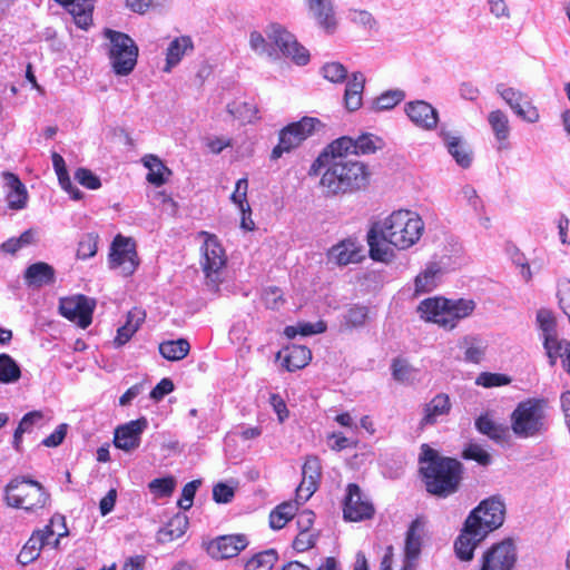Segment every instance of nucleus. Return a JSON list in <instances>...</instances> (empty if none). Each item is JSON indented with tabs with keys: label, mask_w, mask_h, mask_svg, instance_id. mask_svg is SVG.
I'll return each mask as SVG.
<instances>
[{
	"label": "nucleus",
	"mask_w": 570,
	"mask_h": 570,
	"mask_svg": "<svg viewBox=\"0 0 570 570\" xmlns=\"http://www.w3.org/2000/svg\"><path fill=\"white\" fill-rule=\"evenodd\" d=\"M424 222L415 212L399 209L375 222L366 234L370 257L389 263L394 249L406 250L414 246L424 233Z\"/></svg>",
	"instance_id": "nucleus-1"
},
{
	"label": "nucleus",
	"mask_w": 570,
	"mask_h": 570,
	"mask_svg": "<svg viewBox=\"0 0 570 570\" xmlns=\"http://www.w3.org/2000/svg\"><path fill=\"white\" fill-rule=\"evenodd\" d=\"M421 472L430 493L446 497L458 490L462 464L451 458H441L428 444L421 446Z\"/></svg>",
	"instance_id": "nucleus-2"
},
{
	"label": "nucleus",
	"mask_w": 570,
	"mask_h": 570,
	"mask_svg": "<svg viewBox=\"0 0 570 570\" xmlns=\"http://www.w3.org/2000/svg\"><path fill=\"white\" fill-rule=\"evenodd\" d=\"M476 303L470 298L450 299L442 296L429 297L420 302L416 312L426 323H433L445 331H453L458 324L470 317Z\"/></svg>",
	"instance_id": "nucleus-3"
},
{
	"label": "nucleus",
	"mask_w": 570,
	"mask_h": 570,
	"mask_svg": "<svg viewBox=\"0 0 570 570\" xmlns=\"http://www.w3.org/2000/svg\"><path fill=\"white\" fill-rule=\"evenodd\" d=\"M367 166L352 159H334L323 173L320 185L327 195H337L360 190L370 181Z\"/></svg>",
	"instance_id": "nucleus-4"
},
{
	"label": "nucleus",
	"mask_w": 570,
	"mask_h": 570,
	"mask_svg": "<svg viewBox=\"0 0 570 570\" xmlns=\"http://www.w3.org/2000/svg\"><path fill=\"white\" fill-rule=\"evenodd\" d=\"M510 428L519 439H537L547 431L543 401L529 399L520 402L510 415Z\"/></svg>",
	"instance_id": "nucleus-5"
},
{
	"label": "nucleus",
	"mask_w": 570,
	"mask_h": 570,
	"mask_svg": "<svg viewBox=\"0 0 570 570\" xmlns=\"http://www.w3.org/2000/svg\"><path fill=\"white\" fill-rule=\"evenodd\" d=\"M4 493L8 505L26 511L42 509L49 500V494L39 482L23 476L12 479Z\"/></svg>",
	"instance_id": "nucleus-6"
},
{
	"label": "nucleus",
	"mask_w": 570,
	"mask_h": 570,
	"mask_svg": "<svg viewBox=\"0 0 570 570\" xmlns=\"http://www.w3.org/2000/svg\"><path fill=\"white\" fill-rule=\"evenodd\" d=\"M198 238L203 240L200 247V266L205 274L206 284L212 289L216 291L222 282V272L227 264L225 248L217 236L208 232H199Z\"/></svg>",
	"instance_id": "nucleus-7"
},
{
	"label": "nucleus",
	"mask_w": 570,
	"mask_h": 570,
	"mask_svg": "<svg viewBox=\"0 0 570 570\" xmlns=\"http://www.w3.org/2000/svg\"><path fill=\"white\" fill-rule=\"evenodd\" d=\"M105 36L109 40L108 55L114 71L118 76L129 75L138 57V48L134 40L122 32L109 29L105 31Z\"/></svg>",
	"instance_id": "nucleus-8"
},
{
	"label": "nucleus",
	"mask_w": 570,
	"mask_h": 570,
	"mask_svg": "<svg viewBox=\"0 0 570 570\" xmlns=\"http://www.w3.org/2000/svg\"><path fill=\"white\" fill-rule=\"evenodd\" d=\"M322 128V121L315 117H303L298 121L287 125L279 131V141L272 150L271 157L278 159L284 153H289L297 148L304 140Z\"/></svg>",
	"instance_id": "nucleus-9"
},
{
	"label": "nucleus",
	"mask_w": 570,
	"mask_h": 570,
	"mask_svg": "<svg viewBox=\"0 0 570 570\" xmlns=\"http://www.w3.org/2000/svg\"><path fill=\"white\" fill-rule=\"evenodd\" d=\"M505 507L504 503L495 497L483 500L466 518L465 522L469 527H474L484 534H489L504 521Z\"/></svg>",
	"instance_id": "nucleus-10"
},
{
	"label": "nucleus",
	"mask_w": 570,
	"mask_h": 570,
	"mask_svg": "<svg viewBox=\"0 0 570 570\" xmlns=\"http://www.w3.org/2000/svg\"><path fill=\"white\" fill-rule=\"evenodd\" d=\"M497 92L502 100L510 107L513 114L529 124H535L540 120V112L533 105L528 94L514 87L498 85Z\"/></svg>",
	"instance_id": "nucleus-11"
},
{
	"label": "nucleus",
	"mask_w": 570,
	"mask_h": 570,
	"mask_svg": "<svg viewBox=\"0 0 570 570\" xmlns=\"http://www.w3.org/2000/svg\"><path fill=\"white\" fill-rule=\"evenodd\" d=\"M267 37L278 47L282 53L298 66L309 61V53L284 27L272 23L266 29Z\"/></svg>",
	"instance_id": "nucleus-12"
},
{
	"label": "nucleus",
	"mask_w": 570,
	"mask_h": 570,
	"mask_svg": "<svg viewBox=\"0 0 570 570\" xmlns=\"http://www.w3.org/2000/svg\"><path fill=\"white\" fill-rule=\"evenodd\" d=\"M109 264L124 276L132 275L139 265L135 243L130 238L118 235L111 245Z\"/></svg>",
	"instance_id": "nucleus-13"
},
{
	"label": "nucleus",
	"mask_w": 570,
	"mask_h": 570,
	"mask_svg": "<svg viewBox=\"0 0 570 570\" xmlns=\"http://www.w3.org/2000/svg\"><path fill=\"white\" fill-rule=\"evenodd\" d=\"M95 307V299L85 295L62 297L59 302L60 314L81 328H86L91 324Z\"/></svg>",
	"instance_id": "nucleus-14"
},
{
	"label": "nucleus",
	"mask_w": 570,
	"mask_h": 570,
	"mask_svg": "<svg viewBox=\"0 0 570 570\" xmlns=\"http://www.w3.org/2000/svg\"><path fill=\"white\" fill-rule=\"evenodd\" d=\"M517 562V550L507 539L485 550L480 559V570H512Z\"/></svg>",
	"instance_id": "nucleus-15"
},
{
	"label": "nucleus",
	"mask_w": 570,
	"mask_h": 570,
	"mask_svg": "<svg viewBox=\"0 0 570 570\" xmlns=\"http://www.w3.org/2000/svg\"><path fill=\"white\" fill-rule=\"evenodd\" d=\"M374 507L365 494L362 493L360 487L350 483L346 488L344 499L343 515L345 520L357 522L372 518Z\"/></svg>",
	"instance_id": "nucleus-16"
},
{
	"label": "nucleus",
	"mask_w": 570,
	"mask_h": 570,
	"mask_svg": "<svg viewBox=\"0 0 570 570\" xmlns=\"http://www.w3.org/2000/svg\"><path fill=\"white\" fill-rule=\"evenodd\" d=\"M147 428L148 421L144 416L117 426L114 433L115 446L125 452L136 450L139 448L141 434Z\"/></svg>",
	"instance_id": "nucleus-17"
},
{
	"label": "nucleus",
	"mask_w": 570,
	"mask_h": 570,
	"mask_svg": "<svg viewBox=\"0 0 570 570\" xmlns=\"http://www.w3.org/2000/svg\"><path fill=\"white\" fill-rule=\"evenodd\" d=\"M539 328L543 334V346L550 361L554 365L561 355L562 340H559L556 332V320L548 309H540L537 314Z\"/></svg>",
	"instance_id": "nucleus-18"
},
{
	"label": "nucleus",
	"mask_w": 570,
	"mask_h": 570,
	"mask_svg": "<svg viewBox=\"0 0 570 570\" xmlns=\"http://www.w3.org/2000/svg\"><path fill=\"white\" fill-rule=\"evenodd\" d=\"M248 546L244 534L220 535L206 546L207 553L215 560H224L238 556Z\"/></svg>",
	"instance_id": "nucleus-19"
},
{
	"label": "nucleus",
	"mask_w": 570,
	"mask_h": 570,
	"mask_svg": "<svg viewBox=\"0 0 570 570\" xmlns=\"http://www.w3.org/2000/svg\"><path fill=\"white\" fill-rule=\"evenodd\" d=\"M404 112L411 122L426 131L434 130L439 124V111L425 100H413L404 105Z\"/></svg>",
	"instance_id": "nucleus-20"
},
{
	"label": "nucleus",
	"mask_w": 570,
	"mask_h": 570,
	"mask_svg": "<svg viewBox=\"0 0 570 570\" xmlns=\"http://www.w3.org/2000/svg\"><path fill=\"white\" fill-rule=\"evenodd\" d=\"M308 16L327 33H333L338 19L333 0H304Z\"/></svg>",
	"instance_id": "nucleus-21"
},
{
	"label": "nucleus",
	"mask_w": 570,
	"mask_h": 570,
	"mask_svg": "<svg viewBox=\"0 0 570 570\" xmlns=\"http://www.w3.org/2000/svg\"><path fill=\"white\" fill-rule=\"evenodd\" d=\"M2 179L8 208L11 210L24 209L29 199V194L26 186L13 173H2Z\"/></svg>",
	"instance_id": "nucleus-22"
},
{
	"label": "nucleus",
	"mask_w": 570,
	"mask_h": 570,
	"mask_svg": "<svg viewBox=\"0 0 570 570\" xmlns=\"http://www.w3.org/2000/svg\"><path fill=\"white\" fill-rule=\"evenodd\" d=\"M487 538L484 531H480L474 527H469L468 522H464V527L455 540L454 550L456 557L461 561H471L474 556L475 548Z\"/></svg>",
	"instance_id": "nucleus-23"
},
{
	"label": "nucleus",
	"mask_w": 570,
	"mask_h": 570,
	"mask_svg": "<svg viewBox=\"0 0 570 570\" xmlns=\"http://www.w3.org/2000/svg\"><path fill=\"white\" fill-rule=\"evenodd\" d=\"M441 137L448 153L462 168H469L473 160V151L470 145L461 137L448 131H442Z\"/></svg>",
	"instance_id": "nucleus-24"
},
{
	"label": "nucleus",
	"mask_w": 570,
	"mask_h": 570,
	"mask_svg": "<svg viewBox=\"0 0 570 570\" xmlns=\"http://www.w3.org/2000/svg\"><path fill=\"white\" fill-rule=\"evenodd\" d=\"M362 258V247L352 239L340 242L328 252V261L340 266L356 264L361 262Z\"/></svg>",
	"instance_id": "nucleus-25"
},
{
	"label": "nucleus",
	"mask_w": 570,
	"mask_h": 570,
	"mask_svg": "<svg viewBox=\"0 0 570 570\" xmlns=\"http://www.w3.org/2000/svg\"><path fill=\"white\" fill-rule=\"evenodd\" d=\"M423 525L419 520H414L405 537L404 546V566L403 570H414V562L421 553Z\"/></svg>",
	"instance_id": "nucleus-26"
},
{
	"label": "nucleus",
	"mask_w": 570,
	"mask_h": 570,
	"mask_svg": "<svg viewBox=\"0 0 570 570\" xmlns=\"http://www.w3.org/2000/svg\"><path fill=\"white\" fill-rule=\"evenodd\" d=\"M276 360H282L283 366L288 372L302 370L312 360L311 351L303 345H291L276 354Z\"/></svg>",
	"instance_id": "nucleus-27"
},
{
	"label": "nucleus",
	"mask_w": 570,
	"mask_h": 570,
	"mask_svg": "<svg viewBox=\"0 0 570 570\" xmlns=\"http://www.w3.org/2000/svg\"><path fill=\"white\" fill-rule=\"evenodd\" d=\"M24 282L29 287L40 288L55 283L56 273L51 265L45 262L31 264L23 275Z\"/></svg>",
	"instance_id": "nucleus-28"
},
{
	"label": "nucleus",
	"mask_w": 570,
	"mask_h": 570,
	"mask_svg": "<svg viewBox=\"0 0 570 570\" xmlns=\"http://www.w3.org/2000/svg\"><path fill=\"white\" fill-rule=\"evenodd\" d=\"M475 429L498 444H508L510 440L508 426L498 423L489 414H482L475 420Z\"/></svg>",
	"instance_id": "nucleus-29"
},
{
	"label": "nucleus",
	"mask_w": 570,
	"mask_h": 570,
	"mask_svg": "<svg viewBox=\"0 0 570 570\" xmlns=\"http://www.w3.org/2000/svg\"><path fill=\"white\" fill-rule=\"evenodd\" d=\"M194 50V42L189 36H180L173 39L166 50L165 72H169L176 67L186 55Z\"/></svg>",
	"instance_id": "nucleus-30"
},
{
	"label": "nucleus",
	"mask_w": 570,
	"mask_h": 570,
	"mask_svg": "<svg viewBox=\"0 0 570 570\" xmlns=\"http://www.w3.org/2000/svg\"><path fill=\"white\" fill-rule=\"evenodd\" d=\"M65 6L73 17L76 24L87 29L92 21L94 0H56Z\"/></svg>",
	"instance_id": "nucleus-31"
},
{
	"label": "nucleus",
	"mask_w": 570,
	"mask_h": 570,
	"mask_svg": "<svg viewBox=\"0 0 570 570\" xmlns=\"http://www.w3.org/2000/svg\"><path fill=\"white\" fill-rule=\"evenodd\" d=\"M141 163L148 169L147 181L156 187L166 184L171 176V170L156 155H145Z\"/></svg>",
	"instance_id": "nucleus-32"
},
{
	"label": "nucleus",
	"mask_w": 570,
	"mask_h": 570,
	"mask_svg": "<svg viewBox=\"0 0 570 570\" xmlns=\"http://www.w3.org/2000/svg\"><path fill=\"white\" fill-rule=\"evenodd\" d=\"M188 518L183 513L175 514L163 528L157 531V542L164 544L179 539L188 529Z\"/></svg>",
	"instance_id": "nucleus-33"
},
{
	"label": "nucleus",
	"mask_w": 570,
	"mask_h": 570,
	"mask_svg": "<svg viewBox=\"0 0 570 570\" xmlns=\"http://www.w3.org/2000/svg\"><path fill=\"white\" fill-rule=\"evenodd\" d=\"M51 546V540L40 530L32 533L18 554V561L26 566L35 561L43 547Z\"/></svg>",
	"instance_id": "nucleus-34"
},
{
	"label": "nucleus",
	"mask_w": 570,
	"mask_h": 570,
	"mask_svg": "<svg viewBox=\"0 0 570 570\" xmlns=\"http://www.w3.org/2000/svg\"><path fill=\"white\" fill-rule=\"evenodd\" d=\"M365 76L362 72H353L348 78L344 94V102L350 111L357 110L362 106Z\"/></svg>",
	"instance_id": "nucleus-35"
},
{
	"label": "nucleus",
	"mask_w": 570,
	"mask_h": 570,
	"mask_svg": "<svg viewBox=\"0 0 570 570\" xmlns=\"http://www.w3.org/2000/svg\"><path fill=\"white\" fill-rule=\"evenodd\" d=\"M488 122L495 137V140L499 142L498 149L507 148V141L511 131L508 115L500 109L492 110L488 115Z\"/></svg>",
	"instance_id": "nucleus-36"
},
{
	"label": "nucleus",
	"mask_w": 570,
	"mask_h": 570,
	"mask_svg": "<svg viewBox=\"0 0 570 570\" xmlns=\"http://www.w3.org/2000/svg\"><path fill=\"white\" fill-rule=\"evenodd\" d=\"M145 317L146 313L142 309L132 308L129 311L126 317V323L117 331V335L114 341L115 344L117 346L126 344L144 323Z\"/></svg>",
	"instance_id": "nucleus-37"
},
{
	"label": "nucleus",
	"mask_w": 570,
	"mask_h": 570,
	"mask_svg": "<svg viewBox=\"0 0 570 570\" xmlns=\"http://www.w3.org/2000/svg\"><path fill=\"white\" fill-rule=\"evenodd\" d=\"M451 402L448 394H436L424 407L422 424H434L439 417L449 414Z\"/></svg>",
	"instance_id": "nucleus-38"
},
{
	"label": "nucleus",
	"mask_w": 570,
	"mask_h": 570,
	"mask_svg": "<svg viewBox=\"0 0 570 570\" xmlns=\"http://www.w3.org/2000/svg\"><path fill=\"white\" fill-rule=\"evenodd\" d=\"M441 276V267L436 263L429 264L414 279V294L421 295L432 292Z\"/></svg>",
	"instance_id": "nucleus-39"
},
{
	"label": "nucleus",
	"mask_w": 570,
	"mask_h": 570,
	"mask_svg": "<svg viewBox=\"0 0 570 570\" xmlns=\"http://www.w3.org/2000/svg\"><path fill=\"white\" fill-rule=\"evenodd\" d=\"M52 165L58 177L59 185L67 191L73 200H80L83 194L72 185L69 177L65 159L58 153H52Z\"/></svg>",
	"instance_id": "nucleus-40"
},
{
	"label": "nucleus",
	"mask_w": 570,
	"mask_h": 570,
	"mask_svg": "<svg viewBox=\"0 0 570 570\" xmlns=\"http://www.w3.org/2000/svg\"><path fill=\"white\" fill-rule=\"evenodd\" d=\"M347 154H355V139L351 137H341L328 145L326 150L317 158L316 164H324L328 158V155L334 159H345L344 156Z\"/></svg>",
	"instance_id": "nucleus-41"
},
{
	"label": "nucleus",
	"mask_w": 570,
	"mask_h": 570,
	"mask_svg": "<svg viewBox=\"0 0 570 570\" xmlns=\"http://www.w3.org/2000/svg\"><path fill=\"white\" fill-rule=\"evenodd\" d=\"M227 112L242 124H252L258 118L257 106L250 101L233 100L226 107Z\"/></svg>",
	"instance_id": "nucleus-42"
},
{
	"label": "nucleus",
	"mask_w": 570,
	"mask_h": 570,
	"mask_svg": "<svg viewBox=\"0 0 570 570\" xmlns=\"http://www.w3.org/2000/svg\"><path fill=\"white\" fill-rule=\"evenodd\" d=\"M190 351V345L186 338L175 341H165L159 344V353L168 361L177 362L185 358Z\"/></svg>",
	"instance_id": "nucleus-43"
},
{
	"label": "nucleus",
	"mask_w": 570,
	"mask_h": 570,
	"mask_svg": "<svg viewBox=\"0 0 570 570\" xmlns=\"http://www.w3.org/2000/svg\"><path fill=\"white\" fill-rule=\"evenodd\" d=\"M43 419L41 411H31L23 415L13 434V448L21 450L22 435L32 431V428Z\"/></svg>",
	"instance_id": "nucleus-44"
},
{
	"label": "nucleus",
	"mask_w": 570,
	"mask_h": 570,
	"mask_svg": "<svg viewBox=\"0 0 570 570\" xmlns=\"http://www.w3.org/2000/svg\"><path fill=\"white\" fill-rule=\"evenodd\" d=\"M297 504L295 502H283L269 514V524L273 529L279 530L295 515Z\"/></svg>",
	"instance_id": "nucleus-45"
},
{
	"label": "nucleus",
	"mask_w": 570,
	"mask_h": 570,
	"mask_svg": "<svg viewBox=\"0 0 570 570\" xmlns=\"http://www.w3.org/2000/svg\"><path fill=\"white\" fill-rule=\"evenodd\" d=\"M41 531L51 540L52 548H58L60 539L68 535L65 517L55 514Z\"/></svg>",
	"instance_id": "nucleus-46"
},
{
	"label": "nucleus",
	"mask_w": 570,
	"mask_h": 570,
	"mask_svg": "<svg viewBox=\"0 0 570 570\" xmlns=\"http://www.w3.org/2000/svg\"><path fill=\"white\" fill-rule=\"evenodd\" d=\"M384 140L374 134H363L355 139V155H370L383 149Z\"/></svg>",
	"instance_id": "nucleus-47"
},
{
	"label": "nucleus",
	"mask_w": 570,
	"mask_h": 570,
	"mask_svg": "<svg viewBox=\"0 0 570 570\" xmlns=\"http://www.w3.org/2000/svg\"><path fill=\"white\" fill-rule=\"evenodd\" d=\"M21 376V371L16 361L8 354H0V383H13Z\"/></svg>",
	"instance_id": "nucleus-48"
},
{
	"label": "nucleus",
	"mask_w": 570,
	"mask_h": 570,
	"mask_svg": "<svg viewBox=\"0 0 570 570\" xmlns=\"http://www.w3.org/2000/svg\"><path fill=\"white\" fill-rule=\"evenodd\" d=\"M462 456L465 460H473L482 466H488L492 463V456L489 451L475 442H469L464 446Z\"/></svg>",
	"instance_id": "nucleus-49"
},
{
	"label": "nucleus",
	"mask_w": 570,
	"mask_h": 570,
	"mask_svg": "<svg viewBox=\"0 0 570 570\" xmlns=\"http://www.w3.org/2000/svg\"><path fill=\"white\" fill-rule=\"evenodd\" d=\"M350 19L354 24L365 30L372 31L377 30L379 28L377 20L375 19L373 13L367 10L352 9L350 10Z\"/></svg>",
	"instance_id": "nucleus-50"
},
{
	"label": "nucleus",
	"mask_w": 570,
	"mask_h": 570,
	"mask_svg": "<svg viewBox=\"0 0 570 570\" xmlns=\"http://www.w3.org/2000/svg\"><path fill=\"white\" fill-rule=\"evenodd\" d=\"M248 181L240 178L236 181L235 190L230 196V200L239 208L240 213H252L247 202Z\"/></svg>",
	"instance_id": "nucleus-51"
},
{
	"label": "nucleus",
	"mask_w": 570,
	"mask_h": 570,
	"mask_svg": "<svg viewBox=\"0 0 570 570\" xmlns=\"http://www.w3.org/2000/svg\"><path fill=\"white\" fill-rule=\"evenodd\" d=\"M275 561L276 553L273 550L261 552L246 562L245 570H271Z\"/></svg>",
	"instance_id": "nucleus-52"
},
{
	"label": "nucleus",
	"mask_w": 570,
	"mask_h": 570,
	"mask_svg": "<svg viewBox=\"0 0 570 570\" xmlns=\"http://www.w3.org/2000/svg\"><path fill=\"white\" fill-rule=\"evenodd\" d=\"M405 95L402 90H390L380 95L374 101L375 110H389L399 105Z\"/></svg>",
	"instance_id": "nucleus-53"
},
{
	"label": "nucleus",
	"mask_w": 570,
	"mask_h": 570,
	"mask_svg": "<svg viewBox=\"0 0 570 570\" xmlns=\"http://www.w3.org/2000/svg\"><path fill=\"white\" fill-rule=\"evenodd\" d=\"M176 487V480L173 476L154 479L148 488L157 498H165L171 495Z\"/></svg>",
	"instance_id": "nucleus-54"
},
{
	"label": "nucleus",
	"mask_w": 570,
	"mask_h": 570,
	"mask_svg": "<svg viewBox=\"0 0 570 570\" xmlns=\"http://www.w3.org/2000/svg\"><path fill=\"white\" fill-rule=\"evenodd\" d=\"M98 236L95 234L85 235L77 248V257L80 259H87L96 255L97 253Z\"/></svg>",
	"instance_id": "nucleus-55"
},
{
	"label": "nucleus",
	"mask_w": 570,
	"mask_h": 570,
	"mask_svg": "<svg viewBox=\"0 0 570 570\" xmlns=\"http://www.w3.org/2000/svg\"><path fill=\"white\" fill-rule=\"evenodd\" d=\"M324 78L331 82H343L347 79V70L340 62H328L322 68Z\"/></svg>",
	"instance_id": "nucleus-56"
},
{
	"label": "nucleus",
	"mask_w": 570,
	"mask_h": 570,
	"mask_svg": "<svg viewBox=\"0 0 570 570\" xmlns=\"http://www.w3.org/2000/svg\"><path fill=\"white\" fill-rule=\"evenodd\" d=\"M510 382V377L504 374L489 372L481 373L475 380V384L483 387L502 386L509 384Z\"/></svg>",
	"instance_id": "nucleus-57"
},
{
	"label": "nucleus",
	"mask_w": 570,
	"mask_h": 570,
	"mask_svg": "<svg viewBox=\"0 0 570 570\" xmlns=\"http://www.w3.org/2000/svg\"><path fill=\"white\" fill-rule=\"evenodd\" d=\"M75 179L88 189L96 190L101 186L99 177L87 168H78L75 171Z\"/></svg>",
	"instance_id": "nucleus-58"
},
{
	"label": "nucleus",
	"mask_w": 570,
	"mask_h": 570,
	"mask_svg": "<svg viewBox=\"0 0 570 570\" xmlns=\"http://www.w3.org/2000/svg\"><path fill=\"white\" fill-rule=\"evenodd\" d=\"M250 49L259 55H267L272 56L273 50L271 49L269 45L267 43L265 37L257 30H254L249 33V40H248Z\"/></svg>",
	"instance_id": "nucleus-59"
},
{
	"label": "nucleus",
	"mask_w": 570,
	"mask_h": 570,
	"mask_svg": "<svg viewBox=\"0 0 570 570\" xmlns=\"http://www.w3.org/2000/svg\"><path fill=\"white\" fill-rule=\"evenodd\" d=\"M303 479L306 481L320 482L321 479V462L316 456H308L303 465Z\"/></svg>",
	"instance_id": "nucleus-60"
},
{
	"label": "nucleus",
	"mask_w": 570,
	"mask_h": 570,
	"mask_svg": "<svg viewBox=\"0 0 570 570\" xmlns=\"http://www.w3.org/2000/svg\"><path fill=\"white\" fill-rule=\"evenodd\" d=\"M489 12L498 20L508 21L512 13L505 0H487Z\"/></svg>",
	"instance_id": "nucleus-61"
},
{
	"label": "nucleus",
	"mask_w": 570,
	"mask_h": 570,
	"mask_svg": "<svg viewBox=\"0 0 570 570\" xmlns=\"http://www.w3.org/2000/svg\"><path fill=\"white\" fill-rule=\"evenodd\" d=\"M200 485L199 480H194L185 484L181 491V498L178 500V507L183 510H189L193 505L194 497L198 487Z\"/></svg>",
	"instance_id": "nucleus-62"
},
{
	"label": "nucleus",
	"mask_w": 570,
	"mask_h": 570,
	"mask_svg": "<svg viewBox=\"0 0 570 570\" xmlns=\"http://www.w3.org/2000/svg\"><path fill=\"white\" fill-rule=\"evenodd\" d=\"M367 318V308L365 306H353L345 314L347 325L357 327L364 325Z\"/></svg>",
	"instance_id": "nucleus-63"
},
{
	"label": "nucleus",
	"mask_w": 570,
	"mask_h": 570,
	"mask_svg": "<svg viewBox=\"0 0 570 570\" xmlns=\"http://www.w3.org/2000/svg\"><path fill=\"white\" fill-rule=\"evenodd\" d=\"M559 304L570 322V281H562L558 285Z\"/></svg>",
	"instance_id": "nucleus-64"
}]
</instances>
